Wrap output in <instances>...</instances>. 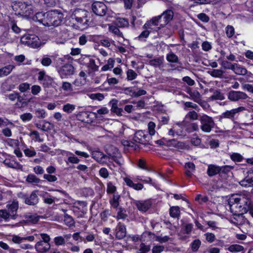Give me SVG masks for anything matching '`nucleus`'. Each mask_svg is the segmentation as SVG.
I'll list each match as a JSON object with an SVG mask.
<instances>
[{"label": "nucleus", "mask_w": 253, "mask_h": 253, "mask_svg": "<svg viewBox=\"0 0 253 253\" xmlns=\"http://www.w3.org/2000/svg\"><path fill=\"white\" fill-rule=\"evenodd\" d=\"M237 202L241 206V209L246 212L252 209L253 204L251 199V195L249 193L243 192L240 194H234L230 197V202Z\"/></svg>", "instance_id": "f257e3e1"}, {"label": "nucleus", "mask_w": 253, "mask_h": 253, "mask_svg": "<svg viewBox=\"0 0 253 253\" xmlns=\"http://www.w3.org/2000/svg\"><path fill=\"white\" fill-rule=\"evenodd\" d=\"M90 14L85 10L76 9L74 11L72 15V18L75 19L79 26L85 29L87 28L90 23Z\"/></svg>", "instance_id": "f03ea898"}, {"label": "nucleus", "mask_w": 253, "mask_h": 253, "mask_svg": "<svg viewBox=\"0 0 253 253\" xmlns=\"http://www.w3.org/2000/svg\"><path fill=\"white\" fill-rule=\"evenodd\" d=\"M45 16L47 18L46 26L48 27L51 26L58 27L64 19L63 13L57 10L47 11Z\"/></svg>", "instance_id": "7ed1b4c3"}, {"label": "nucleus", "mask_w": 253, "mask_h": 253, "mask_svg": "<svg viewBox=\"0 0 253 253\" xmlns=\"http://www.w3.org/2000/svg\"><path fill=\"white\" fill-rule=\"evenodd\" d=\"M22 44L28 45L34 48H37L41 46L42 42L39 38L34 34H27L21 38Z\"/></svg>", "instance_id": "20e7f679"}, {"label": "nucleus", "mask_w": 253, "mask_h": 253, "mask_svg": "<svg viewBox=\"0 0 253 253\" xmlns=\"http://www.w3.org/2000/svg\"><path fill=\"white\" fill-rule=\"evenodd\" d=\"M199 120L201 124L200 129L204 132H210L214 127L215 123L213 119L207 115L201 116Z\"/></svg>", "instance_id": "39448f33"}, {"label": "nucleus", "mask_w": 253, "mask_h": 253, "mask_svg": "<svg viewBox=\"0 0 253 253\" xmlns=\"http://www.w3.org/2000/svg\"><path fill=\"white\" fill-rule=\"evenodd\" d=\"M14 8L19 10V13L26 16H30L33 13V6L28 2L18 1L14 5Z\"/></svg>", "instance_id": "423d86ee"}, {"label": "nucleus", "mask_w": 253, "mask_h": 253, "mask_svg": "<svg viewBox=\"0 0 253 253\" xmlns=\"http://www.w3.org/2000/svg\"><path fill=\"white\" fill-rule=\"evenodd\" d=\"M227 98L231 101L237 102L246 100L249 98V96L243 91L230 90L227 93Z\"/></svg>", "instance_id": "0eeeda50"}, {"label": "nucleus", "mask_w": 253, "mask_h": 253, "mask_svg": "<svg viewBox=\"0 0 253 253\" xmlns=\"http://www.w3.org/2000/svg\"><path fill=\"white\" fill-rule=\"evenodd\" d=\"M92 10L94 13L99 16H103L108 10L107 6L102 2L95 1L91 5Z\"/></svg>", "instance_id": "6e6552de"}, {"label": "nucleus", "mask_w": 253, "mask_h": 253, "mask_svg": "<svg viewBox=\"0 0 253 253\" xmlns=\"http://www.w3.org/2000/svg\"><path fill=\"white\" fill-rule=\"evenodd\" d=\"M246 108L243 106H240L238 108L232 109L230 110H227L222 113L219 116V121H221L223 119H228L231 120H233L235 116L239 113L245 111Z\"/></svg>", "instance_id": "1a4fd4ad"}, {"label": "nucleus", "mask_w": 253, "mask_h": 253, "mask_svg": "<svg viewBox=\"0 0 253 253\" xmlns=\"http://www.w3.org/2000/svg\"><path fill=\"white\" fill-rule=\"evenodd\" d=\"M18 208L19 203L17 200L13 199L7 202L6 209L11 214V219H15L17 218Z\"/></svg>", "instance_id": "9d476101"}, {"label": "nucleus", "mask_w": 253, "mask_h": 253, "mask_svg": "<svg viewBox=\"0 0 253 253\" xmlns=\"http://www.w3.org/2000/svg\"><path fill=\"white\" fill-rule=\"evenodd\" d=\"M150 138V136L147 132L140 130L135 133L133 139L136 143L146 144L149 142Z\"/></svg>", "instance_id": "9b49d317"}, {"label": "nucleus", "mask_w": 253, "mask_h": 253, "mask_svg": "<svg viewBox=\"0 0 253 253\" xmlns=\"http://www.w3.org/2000/svg\"><path fill=\"white\" fill-rule=\"evenodd\" d=\"M160 17V29L161 27H164L166 25L170 20H172L173 16V12L171 10H167L164 11L161 15H159Z\"/></svg>", "instance_id": "f8f14e48"}, {"label": "nucleus", "mask_w": 253, "mask_h": 253, "mask_svg": "<svg viewBox=\"0 0 253 253\" xmlns=\"http://www.w3.org/2000/svg\"><path fill=\"white\" fill-rule=\"evenodd\" d=\"M58 72L61 78L64 79L73 75L75 69L71 64H65L60 68Z\"/></svg>", "instance_id": "ddd939ff"}, {"label": "nucleus", "mask_w": 253, "mask_h": 253, "mask_svg": "<svg viewBox=\"0 0 253 253\" xmlns=\"http://www.w3.org/2000/svg\"><path fill=\"white\" fill-rule=\"evenodd\" d=\"M38 79L44 87H48L53 82L52 79L46 75L44 71H41L39 73Z\"/></svg>", "instance_id": "4468645a"}, {"label": "nucleus", "mask_w": 253, "mask_h": 253, "mask_svg": "<svg viewBox=\"0 0 253 253\" xmlns=\"http://www.w3.org/2000/svg\"><path fill=\"white\" fill-rule=\"evenodd\" d=\"M228 203L230 211L234 215H240L246 213V211H243L244 210L241 209V206L240 207L241 205L238 202H235L231 203L230 197L228 200Z\"/></svg>", "instance_id": "2eb2a0df"}, {"label": "nucleus", "mask_w": 253, "mask_h": 253, "mask_svg": "<svg viewBox=\"0 0 253 253\" xmlns=\"http://www.w3.org/2000/svg\"><path fill=\"white\" fill-rule=\"evenodd\" d=\"M3 164L8 168L23 170V166L17 162L14 157L6 158L3 161Z\"/></svg>", "instance_id": "dca6fc26"}, {"label": "nucleus", "mask_w": 253, "mask_h": 253, "mask_svg": "<svg viewBox=\"0 0 253 253\" xmlns=\"http://www.w3.org/2000/svg\"><path fill=\"white\" fill-rule=\"evenodd\" d=\"M91 157L98 163L103 164L106 163L109 158L108 156L98 150L93 151L91 152Z\"/></svg>", "instance_id": "f3484780"}, {"label": "nucleus", "mask_w": 253, "mask_h": 253, "mask_svg": "<svg viewBox=\"0 0 253 253\" xmlns=\"http://www.w3.org/2000/svg\"><path fill=\"white\" fill-rule=\"evenodd\" d=\"M239 184L245 187L253 186V169L248 171L246 176L239 182Z\"/></svg>", "instance_id": "a211bd4d"}, {"label": "nucleus", "mask_w": 253, "mask_h": 253, "mask_svg": "<svg viewBox=\"0 0 253 253\" xmlns=\"http://www.w3.org/2000/svg\"><path fill=\"white\" fill-rule=\"evenodd\" d=\"M24 202L26 204L31 206H35L38 203L39 198L38 196L37 191H33L30 195H26L24 197Z\"/></svg>", "instance_id": "6ab92c4d"}, {"label": "nucleus", "mask_w": 253, "mask_h": 253, "mask_svg": "<svg viewBox=\"0 0 253 253\" xmlns=\"http://www.w3.org/2000/svg\"><path fill=\"white\" fill-rule=\"evenodd\" d=\"M116 238L118 240L123 239L126 236V229L124 224L119 222L115 229Z\"/></svg>", "instance_id": "aec40b11"}, {"label": "nucleus", "mask_w": 253, "mask_h": 253, "mask_svg": "<svg viewBox=\"0 0 253 253\" xmlns=\"http://www.w3.org/2000/svg\"><path fill=\"white\" fill-rule=\"evenodd\" d=\"M35 248L37 252L43 253L47 252L49 250L50 245L49 243L40 241L36 243Z\"/></svg>", "instance_id": "412c9836"}, {"label": "nucleus", "mask_w": 253, "mask_h": 253, "mask_svg": "<svg viewBox=\"0 0 253 253\" xmlns=\"http://www.w3.org/2000/svg\"><path fill=\"white\" fill-rule=\"evenodd\" d=\"M160 17L159 16L154 17L151 20L147 21L143 26V29H152V26H159L160 27Z\"/></svg>", "instance_id": "4be33fe9"}, {"label": "nucleus", "mask_w": 253, "mask_h": 253, "mask_svg": "<svg viewBox=\"0 0 253 253\" xmlns=\"http://www.w3.org/2000/svg\"><path fill=\"white\" fill-rule=\"evenodd\" d=\"M87 204L85 202L77 201L74 203V211L79 210L82 213L84 214L86 211Z\"/></svg>", "instance_id": "5701e85b"}, {"label": "nucleus", "mask_w": 253, "mask_h": 253, "mask_svg": "<svg viewBox=\"0 0 253 253\" xmlns=\"http://www.w3.org/2000/svg\"><path fill=\"white\" fill-rule=\"evenodd\" d=\"M221 172L220 167L215 165H210L207 169V174L210 176H214Z\"/></svg>", "instance_id": "b1692460"}, {"label": "nucleus", "mask_w": 253, "mask_h": 253, "mask_svg": "<svg viewBox=\"0 0 253 253\" xmlns=\"http://www.w3.org/2000/svg\"><path fill=\"white\" fill-rule=\"evenodd\" d=\"M151 202L149 201H138L136 203L137 209L141 211H146L151 206Z\"/></svg>", "instance_id": "393cba45"}, {"label": "nucleus", "mask_w": 253, "mask_h": 253, "mask_svg": "<svg viewBox=\"0 0 253 253\" xmlns=\"http://www.w3.org/2000/svg\"><path fill=\"white\" fill-rule=\"evenodd\" d=\"M237 75L245 76L247 73V70L244 66L237 63H234L232 70Z\"/></svg>", "instance_id": "a878e982"}, {"label": "nucleus", "mask_w": 253, "mask_h": 253, "mask_svg": "<svg viewBox=\"0 0 253 253\" xmlns=\"http://www.w3.org/2000/svg\"><path fill=\"white\" fill-rule=\"evenodd\" d=\"M14 66L12 65H8L0 68V78L9 75L13 68Z\"/></svg>", "instance_id": "bb28decb"}, {"label": "nucleus", "mask_w": 253, "mask_h": 253, "mask_svg": "<svg viewBox=\"0 0 253 253\" xmlns=\"http://www.w3.org/2000/svg\"><path fill=\"white\" fill-rule=\"evenodd\" d=\"M46 14V12H38L36 14L34 19L39 21L40 23H42L43 25L46 26V21H46V20L47 19L46 16H45Z\"/></svg>", "instance_id": "cd10ccee"}, {"label": "nucleus", "mask_w": 253, "mask_h": 253, "mask_svg": "<svg viewBox=\"0 0 253 253\" xmlns=\"http://www.w3.org/2000/svg\"><path fill=\"white\" fill-rule=\"evenodd\" d=\"M169 215L171 217L174 218H179L180 214V211L179 207L173 206L170 208Z\"/></svg>", "instance_id": "c85d7f7f"}, {"label": "nucleus", "mask_w": 253, "mask_h": 253, "mask_svg": "<svg viewBox=\"0 0 253 253\" xmlns=\"http://www.w3.org/2000/svg\"><path fill=\"white\" fill-rule=\"evenodd\" d=\"M193 225L192 223L185 224L181 228V232H182L184 234L186 235L183 237L186 238L187 237H188V236L190 234L193 229Z\"/></svg>", "instance_id": "c756f323"}, {"label": "nucleus", "mask_w": 253, "mask_h": 253, "mask_svg": "<svg viewBox=\"0 0 253 253\" xmlns=\"http://www.w3.org/2000/svg\"><path fill=\"white\" fill-rule=\"evenodd\" d=\"M90 113L88 112H83L78 115L79 120L85 123H89L91 122L89 119Z\"/></svg>", "instance_id": "7c9ffc66"}, {"label": "nucleus", "mask_w": 253, "mask_h": 253, "mask_svg": "<svg viewBox=\"0 0 253 253\" xmlns=\"http://www.w3.org/2000/svg\"><path fill=\"white\" fill-rule=\"evenodd\" d=\"M120 196L117 194H114L113 198L110 200V204L113 208H117L119 205Z\"/></svg>", "instance_id": "2f4dec72"}, {"label": "nucleus", "mask_w": 253, "mask_h": 253, "mask_svg": "<svg viewBox=\"0 0 253 253\" xmlns=\"http://www.w3.org/2000/svg\"><path fill=\"white\" fill-rule=\"evenodd\" d=\"M85 233L86 235L83 237V239H82V241L84 242V243L85 244L87 242H91L95 240V235L93 233L86 232Z\"/></svg>", "instance_id": "473e14b6"}, {"label": "nucleus", "mask_w": 253, "mask_h": 253, "mask_svg": "<svg viewBox=\"0 0 253 253\" xmlns=\"http://www.w3.org/2000/svg\"><path fill=\"white\" fill-rule=\"evenodd\" d=\"M208 73L212 77L221 78L224 72L220 69H212Z\"/></svg>", "instance_id": "72a5a7b5"}, {"label": "nucleus", "mask_w": 253, "mask_h": 253, "mask_svg": "<svg viewBox=\"0 0 253 253\" xmlns=\"http://www.w3.org/2000/svg\"><path fill=\"white\" fill-rule=\"evenodd\" d=\"M111 111L118 116L123 115L124 110L123 109L118 107L116 101L112 103Z\"/></svg>", "instance_id": "f704fd0d"}, {"label": "nucleus", "mask_w": 253, "mask_h": 253, "mask_svg": "<svg viewBox=\"0 0 253 253\" xmlns=\"http://www.w3.org/2000/svg\"><path fill=\"white\" fill-rule=\"evenodd\" d=\"M230 159L235 163L242 162L244 160V157L240 154L238 153H233L230 155Z\"/></svg>", "instance_id": "c9c22d12"}, {"label": "nucleus", "mask_w": 253, "mask_h": 253, "mask_svg": "<svg viewBox=\"0 0 253 253\" xmlns=\"http://www.w3.org/2000/svg\"><path fill=\"white\" fill-rule=\"evenodd\" d=\"M167 61L170 63H179L178 56L173 52H170L166 56Z\"/></svg>", "instance_id": "e433bc0d"}, {"label": "nucleus", "mask_w": 253, "mask_h": 253, "mask_svg": "<svg viewBox=\"0 0 253 253\" xmlns=\"http://www.w3.org/2000/svg\"><path fill=\"white\" fill-rule=\"evenodd\" d=\"M122 143L125 147L131 148L133 150H136L138 148V145L136 144L134 142L129 140H123L122 141Z\"/></svg>", "instance_id": "4c0bfd02"}, {"label": "nucleus", "mask_w": 253, "mask_h": 253, "mask_svg": "<svg viewBox=\"0 0 253 253\" xmlns=\"http://www.w3.org/2000/svg\"><path fill=\"white\" fill-rule=\"evenodd\" d=\"M0 216L5 221H8L10 219H11V214L9 213L6 209L0 210Z\"/></svg>", "instance_id": "58836bf2"}, {"label": "nucleus", "mask_w": 253, "mask_h": 253, "mask_svg": "<svg viewBox=\"0 0 253 253\" xmlns=\"http://www.w3.org/2000/svg\"><path fill=\"white\" fill-rule=\"evenodd\" d=\"M75 109V105L70 103H67L63 106L62 110L64 112L70 114Z\"/></svg>", "instance_id": "ea45409f"}, {"label": "nucleus", "mask_w": 253, "mask_h": 253, "mask_svg": "<svg viewBox=\"0 0 253 253\" xmlns=\"http://www.w3.org/2000/svg\"><path fill=\"white\" fill-rule=\"evenodd\" d=\"M6 98L12 101H14L17 99V101L21 102L22 99V97L19 95V94L16 92H13L6 95Z\"/></svg>", "instance_id": "a19ab883"}, {"label": "nucleus", "mask_w": 253, "mask_h": 253, "mask_svg": "<svg viewBox=\"0 0 253 253\" xmlns=\"http://www.w3.org/2000/svg\"><path fill=\"white\" fill-rule=\"evenodd\" d=\"M150 34V31L147 29H145L141 34L137 37L139 41H145L146 39L148 37Z\"/></svg>", "instance_id": "79ce46f5"}, {"label": "nucleus", "mask_w": 253, "mask_h": 253, "mask_svg": "<svg viewBox=\"0 0 253 253\" xmlns=\"http://www.w3.org/2000/svg\"><path fill=\"white\" fill-rule=\"evenodd\" d=\"M117 190L116 187L111 182H108L107 183V189L106 192L108 194H116L115 192Z\"/></svg>", "instance_id": "37998d69"}, {"label": "nucleus", "mask_w": 253, "mask_h": 253, "mask_svg": "<svg viewBox=\"0 0 253 253\" xmlns=\"http://www.w3.org/2000/svg\"><path fill=\"white\" fill-rule=\"evenodd\" d=\"M201 245V241L199 239H195L191 243L190 246L193 252H196Z\"/></svg>", "instance_id": "c03bdc74"}, {"label": "nucleus", "mask_w": 253, "mask_h": 253, "mask_svg": "<svg viewBox=\"0 0 253 253\" xmlns=\"http://www.w3.org/2000/svg\"><path fill=\"white\" fill-rule=\"evenodd\" d=\"M26 180L28 183H38L40 181V179L38 178L34 174H29L26 179Z\"/></svg>", "instance_id": "a18cd8bd"}, {"label": "nucleus", "mask_w": 253, "mask_h": 253, "mask_svg": "<svg viewBox=\"0 0 253 253\" xmlns=\"http://www.w3.org/2000/svg\"><path fill=\"white\" fill-rule=\"evenodd\" d=\"M195 200L198 202L199 204L202 205L208 201L209 197L207 196H204L202 195L201 194H198L196 196Z\"/></svg>", "instance_id": "49530a36"}, {"label": "nucleus", "mask_w": 253, "mask_h": 253, "mask_svg": "<svg viewBox=\"0 0 253 253\" xmlns=\"http://www.w3.org/2000/svg\"><path fill=\"white\" fill-rule=\"evenodd\" d=\"M185 119L192 121L197 120L198 119V113L195 111H189L185 116Z\"/></svg>", "instance_id": "de8ad7c7"}, {"label": "nucleus", "mask_w": 253, "mask_h": 253, "mask_svg": "<svg viewBox=\"0 0 253 253\" xmlns=\"http://www.w3.org/2000/svg\"><path fill=\"white\" fill-rule=\"evenodd\" d=\"M137 74L132 69H128L126 72V79L128 81H132L136 78Z\"/></svg>", "instance_id": "09e8293b"}, {"label": "nucleus", "mask_w": 253, "mask_h": 253, "mask_svg": "<svg viewBox=\"0 0 253 253\" xmlns=\"http://www.w3.org/2000/svg\"><path fill=\"white\" fill-rule=\"evenodd\" d=\"M112 42H114L111 39L106 37H103L100 40L101 44L106 47H110Z\"/></svg>", "instance_id": "8fccbe9b"}, {"label": "nucleus", "mask_w": 253, "mask_h": 253, "mask_svg": "<svg viewBox=\"0 0 253 253\" xmlns=\"http://www.w3.org/2000/svg\"><path fill=\"white\" fill-rule=\"evenodd\" d=\"M24 153L26 156L33 157L36 156V152L33 148H27L24 150Z\"/></svg>", "instance_id": "3c124183"}, {"label": "nucleus", "mask_w": 253, "mask_h": 253, "mask_svg": "<svg viewBox=\"0 0 253 253\" xmlns=\"http://www.w3.org/2000/svg\"><path fill=\"white\" fill-rule=\"evenodd\" d=\"M126 212V211L124 209L122 208H119L117 212V218L118 219H125L127 216Z\"/></svg>", "instance_id": "603ef678"}, {"label": "nucleus", "mask_w": 253, "mask_h": 253, "mask_svg": "<svg viewBox=\"0 0 253 253\" xmlns=\"http://www.w3.org/2000/svg\"><path fill=\"white\" fill-rule=\"evenodd\" d=\"M225 32L228 38H231L235 34V30L234 27L231 25H228L225 28Z\"/></svg>", "instance_id": "864d4df0"}, {"label": "nucleus", "mask_w": 253, "mask_h": 253, "mask_svg": "<svg viewBox=\"0 0 253 253\" xmlns=\"http://www.w3.org/2000/svg\"><path fill=\"white\" fill-rule=\"evenodd\" d=\"M54 241L55 244L57 246H62L65 244V240L63 236H60L54 238Z\"/></svg>", "instance_id": "5fc2aeb1"}, {"label": "nucleus", "mask_w": 253, "mask_h": 253, "mask_svg": "<svg viewBox=\"0 0 253 253\" xmlns=\"http://www.w3.org/2000/svg\"><path fill=\"white\" fill-rule=\"evenodd\" d=\"M206 240L209 243H211L215 241L216 238L214 234L208 232L204 234Z\"/></svg>", "instance_id": "6e6d98bb"}, {"label": "nucleus", "mask_w": 253, "mask_h": 253, "mask_svg": "<svg viewBox=\"0 0 253 253\" xmlns=\"http://www.w3.org/2000/svg\"><path fill=\"white\" fill-rule=\"evenodd\" d=\"M87 67L89 68L91 71H95L97 70L98 66L96 65L94 60L89 59V62L87 63Z\"/></svg>", "instance_id": "4d7b16f0"}, {"label": "nucleus", "mask_w": 253, "mask_h": 253, "mask_svg": "<svg viewBox=\"0 0 253 253\" xmlns=\"http://www.w3.org/2000/svg\"><path fill=\"white\" fill-rule=\"evenodd\" d=\"M33 118V115L31 113H24L23 114H21L20 116V118L23 121V122H29L32 120Z\"/></svg>", "instance_id": "13d9d810"}, {"label": "nucleus", "mask_w": 253, "mask_h": 253, "mask_svg": "<svg viewBox=\"0 0 253 253\" xmlns=\"http://www.w3.org/2000/svg\"><path fill=\"white\" fill-rule=\"evenodd\" d=\"M137 166L139 168L147 170L149 171L150 170L148 168V167L146 166V162L145 160H144L142 159H140L138 160L137 162Z\"/></svg>", "instance_id": "bf43d9fd"}, {"label": "nucleus", "mask_w": 253, "mask_h": 253, "mask_svg": "<svg viewBox=\"0 0 253 253\" xmlns=\"http://www.w3.org/2000/svg\"><path fill=\"white\" fill-rule=\"evenodd\" d=\"M221 66L224 69L232 70L233 66H234V63L232 64L228 61L223 60L220 63Z\"/></svg>", "instance_id": "052dcab7"}, {"label": "nucleus", "mask_w": 253, "mask_h": 253, "mask_svg": "<svg viewBox=\"0 0 253 253\" xmlns=\"http://www.w3.org/2000/svg\"><path fill=\"white\" fill-rule=\"evenodd\" d=\"M51 63V59L47 55H44L41 60V63L44 66H49Z\"/></svg>", "instance_id": "680f3d73"}, {"label": "nucleus", "mask_w": 253, "mask_h": 253, "mask_svg": "<svg viewBox=\"0 0 253 253\" xmlns=\"http://www.w3.org/2000/svg\"><path fill=\"white\" fill-rule=\"evenodd\" d=\"M139 247L137 252L147 253L150 251L151 249L150 245H146L144 243H141Z\"/></svg>", "instance_id": "e2e57ef3"}, {"label": "nucleus", "mask_w": 253, "mask_h": 253, "mask_svg": "<svg viewBox=\"0 0 253 253\" xmlns=\"http://www.w3.org/2000/svg\"><path fill=\"white\" fill-rule=\"evenodd\" d=\"M62 89L65 91H72L73 90V87L70 83L64 82L62 83Z\"/></svg>", "instance_id": "0e129e2a"}, {"label": "nucleus", "mask_w": 253, "mask_h": 253, "mask_svg": "<svg viewBox=\"0 0 253 253\" xmlns=\"http://www.w3.org/2000/svg\"><path fill=\"white\" fill-rule=\"evenodd\" d=\"M123 91L122 93H125L126 95H129L133 97L134 94V91L132 90L131 87H125L122 89Z\"/></svg>", "instance_id": "69168bd1"}, {"label": "nucleus", "mask_w": 253, "mask_h": 253, "mask_svg": "<svg viewBox=\"0 0 253 253\" xmlns=\"http://www.w3.org/2000/svg\"><path fill=\"white\" fill-rule=\"evenodd\" d=\"M64 221L66 224L68 226H71L74 224V220L71 216L67 213H65L64 215Z\"/></svg>", "instance_id": "338daca9"}, {"label": "nucleus", "mask_w": 253, "mask_h": 253, "mask_svg": "<svg viewBox=\"0 0 253 253\" xmlns=\"http://www.w3.org/2000/svg\"><path fill=\"white\" fill-rule=\"evenodd\" d=\"M26 218L29 221L32 222L33 223H37L39 220V216L36 214H29L27 215Z\"/></svg>", "instance_id": "774afa93"}]
</instances>
